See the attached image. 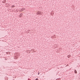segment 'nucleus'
Returning a JSON list of instances; mask_svg holds the SVG:
<instances>
[{"label":"nucleus","instance_id":"obj_12","mask_svg":"<svg viewBox=\"0 0 80 80\" xmlns=\"http://www.w3.org/2000/svg\"><path fill=\"white\" fill-rule=\"evenodd\" d=\"M6 53H7V52H6Z\"/></svg>","mask_w":80,"mask_h":80},{"label":"nucleus","instance_id":"obj_10","mask_svg":"<svg viewBox=\"0 0 80 80\" xmlns=\"http://www.w3.org/2000/svg\"><path fill=\"white\" fill-rule=\"evenodd\" d=\"M39 74H40V73H39V72L38 73V75H39Z\"/></svg>","mask_w":80,"mask_h":80},{"label":"nucleus","instance_id":"obj_1","mask_svg":"<svg viewBox=\"0 0 80 80\" xmlns=\"http://www.w3.org/2000/svg\"><path fill=\"white\" fill-rule=\"evenodd\" d=\"M23 15V14L21 13L20 14V15L19 16V17H22V16Z\"/></svg>","mask_w":80,"mask_h":80},{"label":"nucleus","instance_id":"obj_6","mask_svg":"<svg viewBox=\"0 0 80 80\" xmlns=\"http://www.w3.org/2000/svg\"><path fill=\"white\" fill-rule=\"evenodd\" d=\"M71 57V55H68V58H70V57Z\"/></svg>","mask_w":80,"mask_h":80},{"label":"nucleus","instance_id":"obj_9","mask_svg":"<svg viewBox=\"0 0 80 80\" xmlns=\"http://www.w3.org/2000/svg\"><path fill=\"white\" fill-rule=\"evenodd\" d=\"M35 80H38V78H37Z\"/></svg>","mask_w":80,"mask_h":80},{"label":"nucleus","instance_id":"obj_8","mask_svg":"<svg viewBox=\"0 0 80 80\" xmlns=\"http://www.w3.org/2000/svg\"><path fill=\"white\" fill-rule=\"evenodd\" d=\"M12 8H13L14 7H15V6H14V5L12 6Z\"/></svg>","mask_w":80,"mask_h":80},{"label":"nucleus","instance_id":"obj_11","mask_svg":"<svg viewBox=\"0 0 80 80\" xmlns=\"http://www.w3.org/2000/svg\"><path fill=\"white\" fill-rule=\"evenodd\" d=\"M30 80V79L29 78L28 79V80Z\"/></svg>","mask_w":80,"mask_h":80},{"label":"nucleus","instance_id":"obj_3","mask_svg":"<svg viewBox=\"0 0 80 80\" xmlns=\"http://www.w3.org/2000/svg\"><path fill=\"white\" fill-rule=\"evenodd\" d=\"M37 14L38 15H41V12H38Z\"/></svg>","mask_w":80,"mask_h":80},{"label":"nucleus","instance_id":"obj_4","mask_svg":"<svg viewBox=\"0 0 80 80\" xmlns=\"http://www.w3.org/2000/svg\"><path fill=\"white\" fill-rule=\"evenodd\" d=\"M25 10V8H22L21 9V11H23V10Z\"/></svg>","mask_w":80,"mask_h":80},{"label":"nucleus","instance_id":"obj_2","mask_svg":"<svg viewBox=\"0 0 80 80\" xmlns=\"http://www.w3.org/2000/svg\"><path fill=\"white\" fill-rule=\"evenodd\" d=\"M6 0H3L2 1V3H6Z\"/></svg>","mask_w":80,"mask_h":80},{"label":"nucleus","instance_id":"obj_5","mask_svg":"<svg viewBox=\"0 0 80 80\" xmlns=\"http://www.w3.org/2000/svg\"><path fill=\"white\" fill-rule=\"evenodd\" d=\"M74 73H77V70L75 69L74 70Z\"/></svg>","mask_w":80,"mask_h":80},{"label":"nucleus","instance_id":"obj_7","mask_svg":"<svg viewBox=\"0 0 80 80\" xmlns=\"http://www.w3.org/2000/svg\"><path fill=\"white\" fill-rule=\"evenodd\" d=\"M28 52H29V53H30V50H29L28 51Z\"/></svg>","mask_w":80,"mask_h":80}]
</instances>
